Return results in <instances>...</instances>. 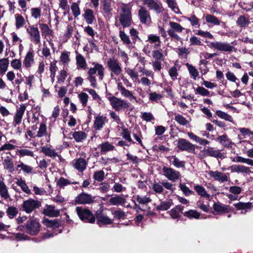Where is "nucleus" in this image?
<instances>
[{
    "instance_id": "1",
    "label": "nucleus",
    "mask_w": 253,
    "mask_h": 253,
    "mask_svg": "<svg viewBox=\"0 0 253 253\" xmlns=\"http://www.w3.org/2000/svg\"><path fill=\"white\" fill-rule=\"evenodd\" d=\"M93 67L89 69L87 72V79L90 83V85L93 88L97 87V82L95 74L97 73L99 79L102 81L105 75V68L103 66L97 62H93Z\"/></svg>"
},
{
    "instance_id": "2",
    "label": "nucleus",
    "mask_w": 253,
    "mask_h": 253,
    "mask_svg": "<svg viewBox=\"0 0 253 253\" xmlns=\"http://www.w3.org/2000/svg\"><path fill=\"white\" fill-rule=\"evenodd\" d=\"M107 66L110 71L111 77L120 76L122 72V69L120 61L115 57L110 58L107 61Z\"/></svg>"
},
{
    "instance_id": "3",
    "label": "nucleus",
    "mask_w": 253,
    "mask_h": 253,
    "mask_svg": "<svg viewBox=\"0 0 253 253\" xmlns=\"http://www.w3.org/2000/svg\"><path fill=\"white\" fill-rule=\"evenodd\" d=\"M76 211L82 221L89 223L95 222V216L89 210L81 207H77L76 208Z\"/></svg>"
},
{
    "instance_id": "4",
    "label": "nucleus",
    "mask_w": 253,
    "mask_h": 253,
    "mask_svg": "<svg viewBox=\"0 0 253 253\" xmlns=\"http://www.w3.org/2000/svg\"><path fill=\"white\" fill-rule=\"evenodd\" d=\"M169 25L170 28L168 30V35L171 39L180 41L181 38L178 35L177 33H182L184 30L181 25L179 23L173 21H169Z\"/></svg>"
},
{
    "instance_id": "5",
    "label": "nucleus",
    "mask_w": 253,
    "mask_h": 253,
    "mask_svg": "<svg viewBox=\"0 0 253 253\" xmlns=\"http://www.w3.org/2000/svg\"><path fill=\"white\" fill-rule=\"evenodd\" d=\"M112 107L117 111L128 109L129 103L126 101L115 96L108 97Z\"/></svg>"
},
{
    "instance_id": "6",
    "label": "nucleus",
    "mask_w": 253,
    "mask_h": 253,
    "mask_svg": "<svg viewBox=\"0 0 253 253\" xmlns=\"http://www.w3.org/2000/svg\"><path fill=\"white\" fill-rule=\"evenodd\" d=\"M41 206V202L40 201L32 198L24 201L22 205L23 211L27 213H31Z\"/></svg>"
},
{
    "instance_id": "7",
    "label": "nucleus",
    "mask_w": 253,
    "mask_h": 253,
    "mask_svg": "<svg viewBox=\"0 0 253 253\" xmlns=\"http://www.w3.org/2000/svg\"><path fill=\"white\" fill-rule=\"evenodd\" d=\"M40 227L39 221L36 219H30L26 222V231L31 235H37L40 231Z\"/></svg>"
},
{
    "instance_id": "8",
    "label": "nucleus",
    "mask_w": 253,
    "mask_h": 253,
    "mask_svg": "<svg viewBox=\"0 0 253 253\" xmlns=\"http://www.w3.org/2000/svg\"><path fill=\"white\" fill-rule=\"evenodd\" d=\"M143 5L149 9L155 11L157 14H160L164 11L162 3L159 0H142Z\"/></svg>"
},
{
    "instance_id": "9",
    "label": "nucleus",
    "mask_w": 253,
    "mask_h": 253,
    "mask_svg": "<svg viewBox=\"0 0 253 253\" xmlns=\"http://www.w3.org/2000/svg\"><path fill=\"white\" fill-rule=\"evenodd\" d=\"M26 32L29 35L30 41L35 44L41 42V35L40 31L37 27L34 25L29 26L26 28Z\"/></svg>"
},
{
    "instance_id": "10",
    "label": "nucleus",
    "mask_w": 253,
    "mask_h": 253,
    "mask_svg": "<svg viewBox=\"0 0 253 253\" xmlns=\"http://www.w3.org/2000/svg\"><path fill=\"white\" fill-rule=\"evenodd\" d=\"M209 46L221 52H231L233 51L234 46L230 43L222 42H213L210 43Z\"/></svg>"
},
{
    "instance_id": "11",
    "label": "nucleus",
    "mask_w": 253,
    "mask_h": 253,
    "mask_svg": "<svg viewBox=\"0 0 253 253\" xmlns=\"http://www.w3.org/2000/svg\"><path fill=\"white\" fill-rule=\"evenodd\" d=\"M138 10V17L139 20L143 24H149L151 22V17L148 10L144 6H139Z\"/></svg>"
},
{
    "instance_id": "12",
    "label": "nucleus",
    "mask_w": 253,
    "mask_h": 253,
    "mask_svg": "<svg viewBox=\"0 0 253 253\" xmlns=\"http://www.w3.org/2000/svg\"><path fill=\"white\" fill-rule=\"evenodd\" d=\"M162 171L163 175L171 181L174 182L180 178V172L170 167L164 166L162 169Z\"/></svg>"
},
{
    "instance_id": "13",
    "label": "nucleus",
    "mask_w": 253,
    "mask_h": 253,
    "mask_svg": "<svg viewBox=\"0 0 253 253\" xmlns=\"http://www.w3.org/2000/svg\"><path fill=\"white\" fill-rule=\"evenodd\" d=\"M26 109V106L24 104H20L19 107L16 108V112L13 116L12 122V126H13L16 127L22 123Z\"/></svg>"
},
{
    "instance_id": "14",
    "label": "nucleus",
    "mask_w": 253,
    "mask_h": 253,
    "mask_svg": "<svg viewBox=\"0 0 253 253\" xmlns=\"http://www.w3.org/2000/svg\"><path fill=\"white\" fill-rule=\"evenodd\" d=\"M95 197L85 193H82L78 195L75 199L77 204H89L94 202Z\"/></svg>"
},
{
    "instance_id": "15",
    "label": "nucleus",
    "mask_w": 253,
    "mask_h": 253,
    "mask_svg": "<svg viewBox=\"0 0 253 253\" xmlns=\"http://www.w3.org/2000/svg\"><path fill=\"white\" fill-rule=\"evenodd\" d=\"M177 148L181 151H185L187 152L193 151L195 150V146L190 142L188 140L180 138L178 139L177 143Z\"/></svg>"
},
{
    "instance_id": "16",
    "label": "nucleus",
    "mask_w": 253,
    "mask_h": 253,
    "mask_svg": "<svg viewBox=\"0 0 253 253\" xmlns=\"http://www.w3.org/2000/svg\"><path fill=\"white\" fill-rule=\"evenodd\" d=\"M108 122L106 116L99 114L94 117L93 128L95 130H100Z\"/></svg>"
},
{
    "instance_id": "17",
    "label": "nucleus",
    "mask_w": 253,
    "mask_h": 253,
    "mask_svg": "<svg viewBox=\"0 0 253 253\" xmlns=\"http://www.w3.org/2000/svg\"><path fill=\"white\" fill-rule=\"evenodd\" d=\"M208 173L209 175L214 180L218 181L221 183L226 182L228 180V177L226 173L221 172L218 170H210Z\"/></svg>"
},
{
    "instance_id": "18",
    "label": "nucleus",
    "mask_w": 253,
    "mask_h": 253,
    "mask_svg": "<svg viewBox=\"0 0 253 253\" xmlns=\"http://www.w3.org/2000/svg\"><path fill=\"white\" fill-rule=\"evenodd\" d=\"M117 89L124 97L127 98L130 100L134 99L136 102H137L136 97L132 94L130 91L126 88L123 85L122 83L119 82L117 84Z\"/></svg>"
},
{
    "instance_id": "19",
    "label": "nucleus",
    "mask_w": 253,
    "mask_h": 253,
    "mask_svg": "<svg viewBox=\"0 0 253 253\" xmlns=\"http://www.w3.org/2000/svg\"><path fill=\"white\" fill-rule=\"evenodd\" d=\"M118 11L119 15H126L131 14L132 6L130 3H124L119 2L117 3Z\"/></svg>"
},
{
    "instance_id": "20",
    "label": "nucleus",
    "mask_w": 253,
    "mask_h": 253,
    "mask_svg": "<svg viewBox=\"0 0 253 253\" xmlns=\"http://www.w3.org/2000/svg\"><path fill=\"white\" fill-rule=\"evenodd\" d=\"M232 172L242 173L249 174L251 173L250 168L240 165H234L229 167Z\"/></svg>"
},
{
    "instance_id": "21",
    "label": "nucleus",
    "mask_w": 253,
    "mask_h": 253,
    "mask_svg": "<svg viewBox=\"0 0 253 253\" xmlns=\"http://www.w3.org/2000/svg\"><path fill=\"white\" fill-rule=\"evenodd\" d=\"M34 63V51L31 49L26 53L23 61V65L26 69H28L31 67Z\"/></svg>"
},
{
    "instance_id": "22",
    "label": "nucleus",
    "mask_w": 253,
    "mask_h": 253,
    "mask_svg": "<svg viewBox=\"0 0 253 253\" xmlns=\"http://www.w3.org/2000/svg\"><path fill=\"white\" fill-rule=\"evenodd\" d=\"M43 213L50 217H57L60 214V211L56 210L54 206L46 205L43 210Z\"/></svg>"
},
{
    "instance_id": "23",
    "label": "nucleus",
    "mask_w": 253,
    "mask_h": 253,
    "mask_svg": "<svg viewBox=\"0 0 253 253\" xmlns=\"http://www.w3.org/2000/svg\"><path fill=\"white\" fill-rule=\"evenodd\" d=\"M167 159L174 167L176 168H185V162L180 160L175 155L169 156L167 157Z\"/></svg>"
},
{
    "instance_id": "24",
    "label": "nucleus",
    "mask_w": 253,
    "mask_h": 253,
    "mask_svg": "<svg viewBox=\"0 0 253 253\" xmlns=\"http://www.w3.org/2000/svg\"><path fill=\"white\" fill-rule=\"evenodd\" d=\"M205 152L209 157H212L216 159H223L224 158V155L221 152V150H214L213 147H209L205 149Z\"/></svg>"
},
{
    "instance_id": "25",
    "label": "nucleus",
    "mask_w": 253,
    "mask_h": 253,
    "mask_svg": "<svg viewBox=\"0 0 253 253\" xmlns=\"http://www.w3.org/2000/svg\"><path fill=\"white\" fill-rule=\"evenodd\" d=\"M76 60L78 69L85 70L87 68V63L85 58L78 51H76Z\"/></svg>"
},
{
    "instance_id": "26",
    "label": "nucleus",
    "mask_w": 253,
    "mask_h": 253,
    "mask_svg": "<svg viewBox=\"0 0 253 253\" xmlns=\"http://www.w3.org/2000/svg\"><path fill=\"white\" fill-rule=\"evenodd\" d=\"M8 189L4 182L0 180V196L4 200L7 201L11 199Z\"/></svg>"
},
{
    "instance_id": "27",
    "label": "nucleus",
    "mask_w": 253,
    "mask_h": 253,
    "mask_svg": "<svg viewBox=\"0 0 253 253\" xmlns=\"http://www.w3.org/2000/svg\"><path fill=\"white\" fill-rule=\"evenodd\" d=\"M2 164L4 169L7 170L10 173H13L14 171V167L12 158L9 156H6L3 161Z\"/></svg>"
},
{
    "instance_id": "28",
    "label": "nucleus",
    "mask_w": 253,
    "mask_h": 253,
    "mask_svg": "<svg viewBox=\"0 0 253 253\" xmlns=\"http://www.w3.org/2000/svg\"><path fill=\"white\" fill-rule=\"evenodd\" d=\"M36 136L39 138L47 136V141H49L50 139V134L48 132L46 125L44 123L40 124Z\"/></svg>"
},
{
    "instance_id": "29",
    "label": "nucleus",
    "mask_w": 253,
    "mask_h": 253,
    "mask_svg": "<svg viewBox=\"0 0 253 253\" xmlns=\"http://www.w3.org/2000/svg\"><path fill=\"white\" fill-rule=\"evenodd\" d=\"M39 26L42 36H44L45 38L47 37H53L54 32L53 30L49 27L47 24L40 23Z\"/></svg>"
},
{
    "instance_id": "30",
    "label": "nucleus",
    "mask_w": 253,
    "mask_h": 253,
    "mask_svg": "<svg viewBox=\"0 0 253 253\" xmlns=\"http://www.w3.org/2000/svg\"><path fill=\"white\" fill-rule=\"evenodd\" d=\"M213 209L214 211L219 213H227L229 211V206L222 204L220 203H215L213 205Z\"/></svg>"
},
{
    "instance_id": "31",
    "label": "nucleus",
    "mask_w": 253,
    "mask_h": 253,
    "mask_svg": "<svg viewBox=\"0 0 253 253\" xmlns=\"http://www.w3.org/2000/svg\"><path fill=\"white\" fill-rule=\"evenodd\" d=\"M14 18L15 21V25L16 29H19L24 27L27 28L26 26H25L26 21L21 14L16 13L14 15Z\"/></svg>"
},
{
    "instance_id": "32",
    "label": "nucleus",
    "mask_w": 253,
    "mask_h": 253,
    "mask_svg": "<svg viewBox=\"0 0 253 253\" xmlns=\"http://www.w3.org/2000/svg\"><path fill=\"white\" fill-rule=\"evenodd\" d=\"M98 148L100 149V152L102 154H106L108 152L112 151L115 150V146L108 141H106L98 145Z\"/></svg>"
},
{
    "instance_id": "33",
    "label": "nucleus",
    "mask_w": 253,
    "mask_h": 253,
    "mask_svg": "<svg viewBox=\"0 0 253 253\" xmlns=\"http://www.w3.org/2000/svg\"><path fill=\"white\" fill-rule=\"evenodd\" d=\"M119 21L124 28L130 26L132 22V15H119Z\"/></svg>"
},
{
    "instance_id": "34",
    "label": "nucleus",
    "mask_w": 253,
    "mask_h": 253,
    "mask_svg": "<svg viewBox=\"0 0 253 253\" xmlns=\"http://www.w3.org/2000/svg\"><path fill=\"white\" fill-rule=\"evenodd\" d=\"M83 17L85 19L86 22L88 24H91L95 20V18L93 14V11L87 8L84 10V13L83 14Z\"/></svg>"
},
{
    "instance_id": "35",
    "label": "nucleus",
    "mask_w": 253,
    "mask_h": 253,
    "mask_svg": "<svg viewBox=\"0 0 253 253\" xmlns=\"http://www.w3.org/2000/svg\"><path fill=\"white\" fill-rule=\"evenodd\" d=\"M41 152H42L45 156L54 158L56 157H58L60 160L62 157L60 155L58 154L54 149H52L47 147H42L41 149Z\"/></svg>"
},
{
    "instance_id": "36",
    "label": "nucleus",
    "mask_w": 253,
    "mask_h": 253,
    "mask_svg": "<svg viewBox=\"0 0 253 253\" xmlns=\"http://www.w3.org/2000/svg\"><path fill=\"white\" fill-rule=\"evenodd\" d=\"M194 189L197 194L201 197H204L207 199H209L211 195L208 194L205 188L200 185L197 184L194 186Z\"/></svg>"
},
{
    "instance_id": "37",
    "label": "nucleus",
    "mask_w": 253,
    "mask_h": 253,
    "mask_svg": "<svg viewBox=\"0 0 253 253\" xmlns=\"http://www.w3.org/2000/svg\"><path fill=\"white\" fill-rule=\"evenodd\" d=\"M86 165L87 162L83 158H79L76 160L74 164V168L81 172L83 171L86 169Z\"/></svg>"
},
{
    "instance_id": "38",
    "label": "nucleus",
    "mask_w": 253,
    "mask_h": 253,
    "mask_svg": "<svg viewBox=\"0 0 253 253\" xmlns=\"http://www.w3.org/2000/svg\"><path fill=\"white\" fill-rule=\"evenodd\" d=\"M126 202L125 198L120 195L113 197L109 199V203L110 205H124Z\"/></svg>"
},
{
    "instance_id": "39",
    "label": "nucleus",
    "mask_w": 253,
    "mask_h": 253,
    "mask_svg": "<svg viewBox=\"0 0 253 253\" xmlns=\"http://www.w3.org/2000/svg\"><path fill=\"white\" fill-rule=\"evenodd\" d=\"M96 217L97 218V224L101 223L103 224H111L113 222V219H112L106 215L103 214H96Z\"/></svg>"
},
{
    "instance_id": "40",
    "label": "nucleus",
    "mask_w": 253,
    "mask_h": 253,
    "mask_svg": "<svg viewBox=\"0 0 253 253\" xmlns=\"http://www.w3.org/2000/svg\"><path fill=\"white\" fill-rule=\"evenodd\" d=\"M15 183L20 187L21 190L25 193L27 194H31V191L29 189V187L27 185L26 181L23 180L22 178H17Z\"/></svg>"
},
{
    "instance_id": "41",
    "label": "nucleus",
    "mask_w": 253,
    "mask_h": 253,
    "mask_svg": "<svg viewBox=\"0 0 253 253\" xmlns=\"http://www.w3.org/2000/svg\"><path fill=\"white\" fill-rule=\"evenodd\" d=\"M80 1L73 2L71 3L70 8L74 17L76 18L81 14V9L80 8Z\"/></svg>"
},
{
    "instance_id": "42",
    "label": "nucleus",
    "mask_w": 253,
    "mask_h": 253,
    "mask_svg": "<svg viewBox=\"0 0 253 253\" xmlns=\"http://www.w3.org/2000/svg\"><path fill=\"white\" fill-rule=\"evenodd\" d=\"M43 224L47 227L52 228L53 229L57 228L59 226V222L58 219L49 220L48 219H44L42 221Z\"/></svg>"
},
{
    "instance_id": "43",
    "label": "nucleus",
    "mask_w": 253,
    "mask_h": 253,
    "mask_svg": "<svg viewBox=\"0 0 253 253\" xmlns=\"http://www.w3.org/2000/svg\"><path fill=\"white\" fill-rule=\"evenodd\" d=\"M205 19L207 23L213 25H219L221 23L216 17L211 14H207L205 17ZM222 23L225 25V23L222 22Z\"/></svg>"
},
{
    "instance_id": "44",
    "label": "nucleus",
    "mask_w": 253,
    "mask_h": 253,
    "mask_svg": "<svg viewBox=\"0 0 253 253\" xmlns=\"http://www.w3.org/2000/svg\"><path fill=\"white\" fill-rule=\"evenodd\" d=\"M72 136L77 142H82L87 137V134L83 131H75Z\"/></svg>"
},
{
    "instance_id": "45",
    "label": "nucleus",
    "mask_w": 253,
    "mask_h": 253,
    "mask_svg": "<svg viewBox=\"0 0 253 253\" xmlns=\"http://www.w3.org/2000/svg\"><path fill=\"white\" fill-rule=\"evenodd\" d=\"M167 3L169 8L176 14H181V11L177 5L175 0H166Z\"/></svg>"
},
{
    "instance_id": "46",
    "label": "nucleus",
    "mask_w": 253,
    "mask_h": 253,
    "mask_svg": "<svg viewBox=\"0 0 253 253\" xmlns=\"http://www.w3.org/2000/svg\"><path fill=\"white\" fill-rule=\"evenodd\" d=\"M101 3L102 9L104 12L107 14L110 13L112 10L111 0H101Z\"/></svg>"
},
{
    "instance_id": "47",
    "label": "nucleus",
    "mask_w": 253,
    "mask_h": 253,
    "mask_svg": "<svg viewBox=\"0 0 253 253\" xmlns=\"http://www.w3.org/2000/svg\"><path fill=\"white\" fill-rule=\"evenodd\" d=\"M217 139L225 147H231L233 144V143L228 138L226 134L219 136Z\"/></svg>"
},
{
    "instance_id": "48",
    "label": "nucleus",
    "mask_w": 253,
    "mask_h": 253,
    "mask_svg": "<svg viewBox=\"0 0 253 253\" xmlns=\"http://www.w3.org/2000/svg\"><path fill=\"white\" fill-rule=\"evenodd\" d=\"M183 215L189 219L195 218L199 219L201 215V213L196 210H190L183 213Z\"/></svg>"
},
{
    "instance_id": "49",
    "label": "nucleus",
    "mask_w": 253,
    "mask_h": 253,
    "mask_svg": "<svg viewBox=\"0 0 253 253\" xmlns=\"http://www.w3.org/2000/svg\"><path fill=\"white\" fill-rule=\"evenodd\" d=\"M9 65L8 58H4L0 59V74L3 75L7 70Z\"/></svg>"
},
{
    "instance_id": "50",
    "label": "nucleus",
    "mask_w": 253,
    "mask_h": 253,
    "mask_svg": "<svg viewBox=\"0 0 253 253\" xmlns=\"http://www.w3.org/2000/svg\"><path fill=\"white\" fill-rule=\"evenodd\" d=\"M20 169V170H22L24 172L27 173H30L32 172L33 168L25 164L22 162H19V163L17 165V169Z\"/></svg>"
},
{
    "instance_id": "51",
    "label": "nucleus",
    "mask_w": 253,
    "mask_h": 253,
    "mask_svg": "<svg viewBox=\"0 0 253 253\" xmlns=\"http://www.w3.org/2000/svg\"><path fill=\"white\" fill-rule=\"evenodd\" d=\"M215 113L216 115L220 118L230 122L233 124L234 123L232 116L225 112H222L220 110H217Z\"/></svg>"
},
{
    "instance_id": "52",
    "label": "nucleus",
    "mask_w": 253,
    "mask_h": 253,
    "mask_svg": "<svg viewBox=\"0 0 253 253\" xmlns=\"http://www.w3.org/2000/svg\"><path fill=\"white\" fill-rule=\"evenodd\" d=\"M125 71L134 82L138 81L139 75L137 71L129 68H125Z\"/></svg>"
},
{
    "instance_id": "53",
    "label": "nucleus",
    "mask_w": 253,
    "mask_h": 253,
    "mask_svg": "<svg viewBox=\"0 0 253 253\" xmlns=\"http://www.w3.org/2000/svg\"><path fill=\"white\" fill-rule=\"evenodd\" d=\"M186 66L188 68L190 76L194 80H196L199 75V73L197 70L195 68V67L188 63L186 64Z\"/></svg>"
},
{
    "instance_id": "54",
    "label": "nucleus",
    "mask_w": 253,
    "mask_h": 253,
    "mask_svg": "<svg viewBox=\"0 0 253 253\" xmlns=\"http://www.w3.org/2000/svg\"><path fill=\"white\" fill-rule=\"evenodd\" d=\"M122 136L127 142L134 143L130 136V131L127 128L122 127Z\"/></svg>"
},
{
    "instance_id": "55",
    "label": "nucleus",
    "mask_w": 253,
    "mask_h": 253,
    "mask_svg": "<svg viewBox=\"0 0 253 253\" xmlns=\"http://www.w3.org/2000/svg\"><path fill=\"white\" fill-rule=\"evenodd\" d=\"M172 205L171 201H162L160 205L157 207V209L160 211H166L168 210Z\"/></svg>"
},
{
    "instance_id": "56",
    "label": "nucleus",
    "mask_w": 253,
    "mask_h": 253,
    "mask_svg": "<svg viewBox=\"0 0 253 253\" xmlns=\"http://www.w3.org/2000/svg\"><path fill=\"white\" fill-rule=\"evenodd\" d=\"M119 37L121 39L123 42L126 45H128L131 43L130 38L128 36H127L124 31L120 30L119 31Z\"/></svg>"
},
{
    "instance_id": "57",
    "label": "nucleus",
    "mask_w": 253,
    "mask_h": 253,
    "mask_svg": "<svg viewBox=\"0 0 253 253\" xmlns=\"http://www.w3.org/2000/svg\"><path fill=\"white\" fill-rule=\"evenodd\" d=\"M185 18L190 22L191 25L193 27H200L199 19L195 14H192L189 17H185Z\"/></svg>"
},
{
    "instance_id": "58",
    "label": "nucleus",
    "mask_w": 253,
    "mask_h": 253,
    "mask_svg": "<svg viewBox=\"0 0 253 253\" xmlns=\"http://www.w3.org/2000/svg\"><path fill=\"white\" fill-rule=\"evenodd\" d=\"M236 22L237 24L241 27H245L250 23L248 18H246L245 16H239Z\"/></svg>"
},
{
    "instance_id": "59",
    "label": "nucleus",
    "mask_w": 253,
    "mask_h": 253,
    "mask_svg": "<svg viewBox=\"0 0 253 253\" xmlns=\"http://www.w3.org/2000/svg\"><path fill=\"white\" fill-rule=\"evenodd\" d=\"M152 57L155 60H164V55L162 53V49H155L152 51Z\"/></svg>"
},
{
    "instance_id": "60",
    "label": "nucleus",
    "mask_w": 253,
    "mask_h": 253,
    "mask_svg": "<svg viewBox=\"0 0 253 253\" xmlns=\"http://www.w3.org/2000/svg\"><path fill=\"white\" fill-rule=\"evenodd\" d=\"M136 200L139 204L144 205H146L152 201L150 197L146 196L137 195Z\"/></svg>"
},
{
    "instance_id": "61",
    "label": "nucleus",
    "mask_w": 253,
    "mask_h": 253,
    "mask_svg": "<svg viewBox=\"0 0 253 253\" xmlns=\"http://www.w3.org/2000/svg\"><path fill=\"white\" fill-rule=\"evenodd\" d=\"M152 188L156 193L161 194L163 192L164 189L162 183L154 181L152 185Z\"/></svg>"
},
{
    "instance_id": "62",
    "label": "nucleus",
    "mask_w": 253,
    "mask_h": 253,
    "mask_svg": "<svg viewBox=\"0 0 253 253\" xmlns=\"http://www.w3.org/2000/svg\"><path fill=\"white\" fill-rule=\"evenodd\" d=\"M6 212L10 218H13L17 214L18 210L15 207L11 206L7 209Z\"/></svg>"
},
{
    "instance_id": "63",
    "label": "nucleus",
    "mask_w": 253,
    "mask_h": 253,
    "mask_svg": "<svg viewBox=\"0 0 253 253\" xmlns=\"http://www.w3.org/2000/svg\"><path fill=\"white\" fill-rule=\"evenodd\" d=\"M174 119L178 124L181 126H186L189 123L188 121L180 114L175 115Z\"/></svg>"
},
{
    "instance_id": "64",
    "label": "nucleus",
    "mask_w": 253,
    "mask_h": 253,
    "mask_svg": "<svg viewBox=\"0 0 253 253\" xmlns=\"http://www.w3.org/2000/svg\"><path fill=\"white\" fill-rule=\"evenodd\" d=\"M41 13L42 11L40 7H34L31 9V16L35 19H37L41 17Z\"/></svg>"
}]
</instances>
